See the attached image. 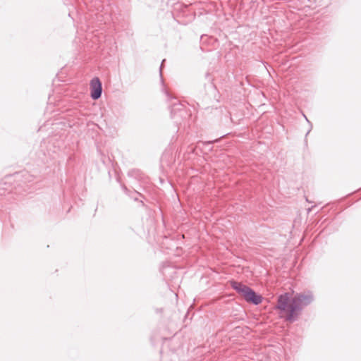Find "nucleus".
<instances>
[{
    "instance_id": "f257e3e1",
    "label": "nucleus",
    "mask_w": 361,
    "mask_h": 361,
    "mask_svg": "<svg viewBox=\"0 0 361 361\" xmlns=\"http://www.w3.org/2000/svg\"><path fill=\"white\" fill-rule=\"evenodd\" d=\"M314 300L312 292L310 290L296 293L290 300V294L286 293L278 297L276 308L286 313L285 319L295 322L298 319L303 308L310 305Z\"/></svg>"
},
{
    "instance_id": "f03ea898",
    "label": "nucleus",
    "mask_w": 361,
    "mask_h": 361,
    "mask_svg": "<svg viewBox=\"0 0 361 361\" xmlns=\"http://www.w3.org/2000/svg\"><path fill=\"white\" fill-rule=\"evenodd\" d=\"M171 117L177 126H185L191 116L186 106L180 102H174L170 106Z\"/></svg>"
},
{
    "instance_id": "7ed1b4c3",
    "label": "nucleus",
    "mask_w": 361,
    "mask_h": 361,
    "mask_svg": "<svg viewBox=\"0 0 361 361\" xmlns=\"http://www.w3.org/2000/svg\"><path fill=\"white\" fill-rule=\"evenodd\" d=\"M231 287L236 290L244 299L254 305H259L262 301V297L255 293L250 287L238 281H231Z\"/></svg>"
},
{
    "instance_id": "20e7f679",
    "label": "nucleus",
    "mask_w": 361,
    "mask_h": 361,
    "mask_svg": "<svg viewBox=\"0 0 361 361\" xmlns=\"http://www.w3.org/2000/svg\"><path fill=\"white\" fill-rule=\"evenodd\" d=\"M90 96L94 100L101 97L102 93V85L100 80L95 77L90 81Z\"/></svg>"
},
{
    "instance_id": "39448f33",
    "label": "nucleus",
    "mask_w": 361,
    "mask_h": 361,
    "mask_svg": "<svg viewBox=\"0 0 361 361\" xmlns=\"http://www.w3.org/2000/svg\"><path fill=\"white\" fill-rule=\"evenodd\" d=\"M15 178L16 180L21 182L23 184L32 182L35 180L34 176L26 171L16 173Z\"/></svg>"
},
{
    "instance_id": "423d86ee",
    "label": "nucleus",
    "mask_w": 361,
    "mask_h": 361,
    "mask_svg": "<svg viewBox=\"0 0 361 361\" xmlns=\"http://www.w3.org/2000/svg\"><path fill=\"white\" fill-rule=\"evenodd\" d=\"M128 175L130 176L134 177L135 178H137L139 180L142 178L143 174L141 173V171L138 169H132L128 172Z\"/></svg>"
},
{
    "instance_id": "0eeeda50",
    "label": "nucleus",
    "mask_w": 361,
    "mask_h": 361,
    "mask_svg": "<svg viewBox=\"0 0 361 361\" xmlns=\"http://www.w3.org/2000/svg\"><path fill=\"white\" fill-rule=\"evenodd\" d=\"M165 61H166L165 59H163V61L161 62V64L160 66V77H161V81L162 83H163L164 81H163V78H162L161 68H162L163 64H164Z\"/></svg>"
},
{
    "instance_id": "6e6552de",
    "label": "nucleus",
    "mask_w": 361,
    "mask_h": 361,
    "mask_svg": "<svg viewBox=\"0 0 361 361\" xmlns=\"http://www.w3.org/2000/svg\"><path fill=\"white\" fill-rule=\"evenodd\" d=\"M304 116H305V119L307 120V122L310 123V130H309L307 132V133H306V136H307V135L310 133V130H311V129H312V126L311 123L308 121V119L307 118V117H306L305 115H304Z\"/></svg>"
},
{
    "instance_id": "1a4fd4ad",
    "label": "nucleus",
    "mask_w": 361,
    "mask_h": 361,
    "mask_svg": "<svg viewBox=\"0 0 361 361\" xmlns=\"http://www.w3.org/2000/svg\"><path fill=\"white\" fill-rule=\"evenodd\" d=\"M123 190L125 191L126 194H128V192H129L128 188L125 185L123 186Z\"/></svg>"
},
{
    "instance_id": "9d476101",
    "label": "nucleus",
    "mask_w": 361,
    "mask_h": 361,
    "mask_svg": "<svg viewBox=\"0 0 361 361\" xmlns=\"http://www.w3.org/2000/svg\"><path fill=\"white\" fill-rule=\"evenodd\" d=\"M129 196H130L135 201L137 200V197H134V196L130 195H129Z\"/></svg>"
},
{
    "instance_id": "9b49d317",
    "label": "nucleus",
    "mask_w": 361,
    "mask_h": 361,
    "mask_svg": "<svg viewBox=\"0 0 361 361\" xmlns=\"http://www.w3.org/2000/svg\"><path fill=\"white\" fill-rule=\"evenodd\" d=\"M133 193L135 194V195L141 196V194L137 192H136V191H135Z\"/></svg>"
},
{
    "instance_id": "f8f14e48",
    "label": "nucleus",
    "mask_w": 361,
    "mask_h": 361,
    "mask_svg": "<svg viewBox=\"0 0 361 361\" xmlns=\"http://www.w3.org/2000/svg\"><path fill=\"white\" fill-rule=\"evenodd\" d=\"M166 96H167L168 97H169V92H166Z\"/></svg>"
}]
</instances>
